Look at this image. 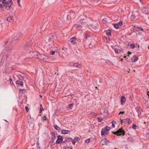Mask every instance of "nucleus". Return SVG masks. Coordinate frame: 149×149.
I'll use <instances>...</instances> for the list:
<instances>
[{
    "instance_id": "1",
    "label": "nucleus",
    "mask_w": 149,
    "mask_h": 149,
    "mask_svg": "<svg viewBox=\"0 0 149 149\" xmlns=\"http://www.w3.org/2000/svg\"><path fill=\"white\" fill-rule=\"evenodd\" d=\"M56 38V36L55 33H51L49 35L46 36L45 38V41L47 43L49 42H53Z\"/></svg>"
},
{
    "instance_id": "2",
    "label": "nucleus",
    "mask_w": 149,
    "mask_h": 149,
    "mask_svg": "<svg viewBox=\"0 0 149 149\" xmlns=\"http://www.w3.org/2000/svg\"><path fill=\"white\" fill-rule=\"evenodd\" d=\"M12 0H2V3L5 5V8L7 10L11 9V6L12 4Z\"/></svg>"
},
{
    "instance_id": "3",
    "label": "nucleus",
    "mask_w": 149,
    "mask_h": 149,
    "mask_svg": "<svg viewBox=\"0 0 149 149\" xmlns=\"http://www.w3.org/2000/svg\"><path fill=\"white\" fill-rule=\"evenodd\" d=\"M112 133L113 134H116L117 136L119 135L120 136L121 135H122L123 136H124L125 135V131L122 129H119L118 130L116 131V132H114Z\"/></svg>"
},
{
    "instance_id": "4",
    "label": "nucleus",
    "mask_w": 149,
    "mask_h": 149,
    "mask_svg": "<svg viewBox=\"0 0 149 149\" xmlns=\"http://www.w3.org/2000/svg\"><path fill=\"white\" fill-rule=\"evenodd\" d=\"M110 127H108L107 126H106L105 127L102 129L101 131V135L103 136L104 134H108V131L110 130Z\"/></svg>"
},
{
    "instance_id": "5",
    "label": "nucleus",
    "mask_w": 149,
    "mask_h": 149,
    "mask_svg": "<svg viewBox=\"0 0 149 149\" xmlns=\"http://www.w3.org/2000/svg\"><path fill=\"white\" fill-rule=\"evenodd\" d=\"M32 44L31 41L30 40L29 42L25 44L23 46V47L26 50H29L31 47Z\"/></svg>"
},
{
    "instance_id": "6",
    "label": "nucleus",
    "mask_w": 149,
    "mask_h": 149,
    "mask_svg": "<svg viewBox=\"0 0 149 149\" xmlns=\"http://www.w3.org/2000/svg\"><path fill=\"white\" fill-rule=\"evenodd\" d=\"M18 79L16 81V84L18 85V86H20L21 87H23V82H22L21 79L18 76Z\"/></svg>"
},
{
    "instance_id": "7",
    "label": "nucleus",
    "mask_w": 149,
    "mask_h": 149,
    "mask_svg": "<svg viewBox=\"0 0 149 149\" xmlns=\"http://www.w3.org/2000/svg\"><path fill=\"white\" fill-rule=\"evenodd\" d=\"M37 58H39L41 60L45 61L47 58V57L44 54H41L39 53L38 55V56Z\"/></svg>"
},
{
    "instance_id": "8",
    "label": "nucleus",
    "mask_w": 149,
    "mask_h": 149,
    "mask_svg": "<svg viewBox=\"0 0 149 149\" xmlns=\"http://www.w3.org/2000/svg\"><path fill=\"white\" fill-rule=\"evenodd\" d=\"M22 33L19 32L17 33H16L15 34L14 37L15 39L17 40L19 38H21L22 37Z\"/></svg>"
},
{
    "instance_id": "9",
    "label": "nucleus",
    "mask_w": 149,
    "mask_h": 149,
    "mask_svg": "<svg viewBox=\"0 0 149 149\" xmlns=\"http://www.w3.org/2000/svg\"><path fill=\"white\" fill-rule=\"evenodd\" d=\"M108 142L109 141L108 140H107L106 138H104L102 139L101 140L100 142V143L102 144V145H108Z\"/></svg>"
},
{
    "instance_id": "10",
    "label": "nucleus",
    "mask_w": 149,
    "mask_h": 149,
    "mask_svg": "<svg viewBox=\"0 0 149 149\" xmlns=\"http://www.w3.org/2000/svg\"><path fill=\"white\" fill-rule=\"evenodd\" d=\"M63 139V137L60 135H58L57 136V139L56 141V144H59L62 143Z\"/></svg>"
},
{
    "instance_id": "11",
    "label": "nucleus",
    "mask_w": 149,
    "mask_h": 149,
    "mask_svg": "<svg viewBox=\"0 0 149 149\" xmlns=\"http://www.w3.org/2000/svg\"><path fill=\"white\" fill-rule=\"evenodd\" d=\"M31 55L32 57L37 58L38 56V53L36 52L32 51L30 52Z\"/></svg>"
},
{
    "instance_id": "12",
    "label": "nucleus",
    "mask_w": 149,
    "mask_h": 149,
    "mask_svg": "<svg viewBox=\"0 0 149 149\" xmlns=\"http://www.w3.org/2000/svg\"><path fill=\"white\" fill-rule=\"evenodd\" d=\"M134 30L135 31L137 32L140 31H143V29L141 27L134 26Z\"/></svg>"
},
{
    "instance_id": "13",
    "label": "nucleus",
    "mask_w": 149,
    "mask_h": 149,
    "mask_svg": "<svg viewBox=\"0 0 149 149\" xmlns=\"http://www.w3.org/2000/svg\"><path fill=\"white\" fill-rule=\"evenodd\" d=\"M76 39V38L75 37H73L70 39V41L72 44L75 45V44H76L75 42V40Z\"/></svg>"
},
{
    "instance_id": "14",
    "label": "nucleus",
    "mask_w": 149,
    "mask_h": 149,
    "mask_svg": "<svg viewBox=\"0 0 149 149\" xmlns=\"http://www.w3.org/2000/svg\"><path fill=\"white\" fill-rule=\"evenodd\" d=\"M61 132L62 134H66L70 133V131L69 130H61Z\"/></svg>"
},
{
    "instance_id": "15",
    "label": "nucleus",
    "mask_w": 149,
    "mask_h": 149,
    "mask_svg": "<svg viewBox=\"0 0 149 149\" xmlns=\"http://www.w3.org/2000/svg\"><path fill=\"white\" fill-rule=\"evenodd\" d=\"M138 59V57L136 56H134L131 58L132 62H134L136 61Z\"/></svg>"
},
{
    "instance_id": "16",
    "label": "nucleus",
    "mask_w": 149,
    "mask_h": 149,
    "mask_svg": "<svg viewBox=\"0 0 149 149\" xmlns=\"http://www.w3.org/2000/svg\"><path fill=\"white\" fill-rule=\"evenodd\" d=\"M12 47L11 45H10V43L9 45L8 46H7L5 48L6 50V51H10L12 49Z\"/></svg>"
},
{
    "instance_id": "17",
    "label": "nucleus",
    "mask_w": 149,
    "mask_h": 149,
    "mask_svg": "<svg viewBox=\"0 0 149 149\" xmlns=\"http://www.w3.org/2000/svg\"><path fill=\"white\" fill-rule=\"evenodd\" d=\"M104 32H105L106 35L108 36L110 35L111 33V31L110 30L105 31Z\"/></svg>"
},
{
    "instance_id": "18",
    "label": "nucleus",
    "mask_w": 149,
    "mask_h": 149,
    "mask_svg": "<svg viewBox=\"0 0 149 149\" xmlns=\"http://www.w3.org/2000/svg\"><path fill=\"white\" fill-rule=\"evenodd\" d=\"M71 65L72 66L74 67H75L78 68H79L80 67V65L77 63H72V64Z\"/></svg>"
},
{
    "instance_id": "19",
    "label": "nucleus",
    "mask_w": 149,
    "mask_h": 149,
    "mask_svg": "<svg viewBox=\"0 0 149 149\" xmlns=\"http://www.w3.org/2000/svg\"><path fill=\"white\" fill-rule=\"evenodd\" d=\"M72 138L68 137L65 139V141H66V143H68L71 142L72 141Z\"/></svg>"
},
{
    "instance_id": "20",
    "label": "nucleus",
    "mask_w": 149,
    "mask_h": 149,
    "mask_svg": "<svg viewBox=\"0 0 149 149\" xmlns=\"http://www.w3.org/2000/svg\"><path fill=\"white\" fill-rule=\"evenodd\" d=\"M54 128L56 130H57L58 132H60L61 130V128L59 127L57 125H54Z\"/></svg>"
},
{
    "instance_id": "21",
    "label": "nucleus",
    "mask_w": 149,
    "mask_h": 149,
    "mask_svg": "<svg viewBox=\"0 0 149 149\" xmlns=\"http://www.w3.org/2000/svg\"><path fill=\"white\" fill-rule=\"evenodd\" d=\"M5 7V5L4 3H2V0H0V8Z\"/></svg>"
},
{
    "instance_id": "22",
    "label": "nucleus",
    "mask_w": 149,
    "mask_h": 149,
    "mask_svg": "<svg viewBox=\"0 0 149 149\" xmlns=\"http://www.w3.org/2000/svg\"><path fill=\"white\" fill-rule=\"evenodd\" d=\"M125 101V97L124 96H122L121 97V103H124V102Z\"/></svg>"
},
{
    "instance_id": "23",
    "label": "nucleus",
    "mask_w": 149,
    "mask_h": 149,
    "mask_svg": "<svg viewBox=\"0 0 149 149\" xmlns=\"http://www.w3.org/2000/svg\"><path fill=\"white\" fill-rule=\"evenodd\" d=\"M29 118H30V120L29 121V122L31 124L34 123L33 118H31V116L30 115L29 116Z\"/></svg>"
},
{
    "instance_id": "24",
    "label": "nucleus",
    "mask_w": 149,
    "mask_h": 149,
    "mask_svg": "<svg viewBox=\"0 0 149 149\" xmlns=\"http://www.w3.org/2000/svg\"><path fill=\"white\" fill-rule=\"evenodd\" d=\"M126 123H127L129 125L132 123V121L130 119H126Z\"/></svg>"
},
{
    "instance_id": "25",
    "label": "nucleus",
    "mask_w": 149,
    "mask_h": 149,
    "mask_svg": "<svg viewBox=\"0 0 149 149\" xmlns=\"http://www.w3.org/2000/svg\"><path fill=\"white\" fill-rule=\"evenodd\" d=\"M114 51L116 53H120L121 52V50L116 48L115 49Z\"/></svg>"
},
{
    "instance_id": "26",
    "label": "nucleus",
    "mask_w": 149,
    "mask_h": 149,
    "mask_svg": "<svg viewBox=\"0 0 149 149\" xmlns=\"http://www.w3.org/2000/svg\"><path fill=\"white\" fill-rule=\"evenodd\" d=\"M70 17H73L74 15V12L72 11H70Z\"/></svg>"
},
{
    "instance_id": "27",
    "label": "nucleus",
    "mask_w": 149,
    "mask_h": 149,
    "mask_svg": "<svg viewBox=\"0 0 149 149\" xmlns=\"http://www.w3.org/2000/svg\"><path fill=\"white\" fill-rule=\"evenodd\" d=\"M56 137V136H55V135L54 134H53V136H52V142H54V139H55Z\"/></svg>"
},
{
    "instance_id": "28",
    "label": "nucleus",
    "mask_w": 149,
    "mask_h": 149,
    "mask_svg": "<svg viewBox=\"0 0 149 149\" xmlns=\"http://www.w3.org/2000/svg\"><path fill=\"white\" fill-rule=\"evenodd\" d=\"M7 20L8 22H11L12 20V17H8L7 18Z\"/></svg>"
},
{
    "instance_id": "29",
    "label": "nucleus",
    "mask_w": 149,
    "mask_h": 149,
    "mask_svg": "<svg viewBox=\"0 0 149 149\" xmlns=\"http://www.w3.org/2000/svg\"><path fill=\"white\" fill-rule=\"evenodd\" d=\"M113 26L116 29H118L119 28V26L117 24H113Z\"/></svg>"
},
{
    "instance_id": "30",
    "label": "nucleus",
    "mask_w": 149,
    "mask_h": 149,
    "mask_svg": "<svg viewBox=\"0 0 149 149\" xmlns=\"http://www.w3.org/2000/svg\"><path fill=\"white\" fill-rule=\"evenodd\" d=\"M136 18V16L134 15H132L131 17V19L132 21H133Z\"/></svg>"
},
{
    "instance_id": "31",
    "label": "nucleus",
    "mask_w": 149,
    "mask_h": 149,
    "mask_svg": "<svg viewBox=\"0 0 149 149\" xmlns=\"http://www.w3.org/2000/svg\"><path fill=\"white\" fill-rule=\"evenodd\" d=\"M102 21L103 23L104 24H106L107 22V19L106 18H104L103 19Z\"/></svg>"
},
{
    "instance_id": "32",
    "label": "nucleus",
    "mask_w": 149,
    "mask_h": 149,
    "mask_svg": "<svg viewBox=\"0 0 149 149\" xmlns=\"http://www.w3.org/2000/svg\"><path fill=\"white\" fill-rule=\"evenodd\" d=\"M19 91L20 92L22 93H24L25 92V90L24 89H20L19 90Z\"/></svg>"
},
{
    "instance_id": "33",
    "label": "nucleus",
    "mask_w": 149,
    "mask_h": 149,
    "mask_svg": "<svg viewBox=\"0 0 149 149\" xmlns=\"http://www.w3.org/2000/svg\"><path fill=\"white\" fill-rule=\"evenodd\" d=\"M90 37V36L89 34H86L85 36V39L86 40L88 38Z\"/></svg>"
},
{
    "instance_id": "34",
    "label": "nucleus",
    "mask_w": 149,
    "mask_h": 149,
    "mask_svg": "<svg viewBox=\"0 0 149 149\" xmlns=\"http://www.w3.org/2000/svg\"><path fill=\"white\" fill-rule=\"evenodd\" d=\"M48 24V22H46L44 23V26H45V25H46V28H48L50 26L49 25H48V24Z\"/></svg>"
},
{
    "instance_id": "35",
    "label": "nucleus",
    "mask_w": 149,
    "mask_h": 149,
    "mask_svg": "<svg viewBox=\"0 0 149 149\" xmlns=\"http://www.w3.org/2000/svg\"><path fill=\"white\" fill-rule=\"evenodd\" d=\"M74 104L73 103H71L68 105V107L70 109H72V107L73 106Z\"/></svg>"
},
{
    "instance_id": "36",
    "label": "nucleus",
    "mask_w": 149,
    "mask_h": 149,
    "mask_svg": "<svg viewBox=\"0 0 149 149\" xmlns=\"http://www.w3.org/2000/svg\"><path fill=\"white\" fill-rule=\"evenodd\" d=\"M126 119H123V120H121V123H126Z\"/></svg>"
},
{
    "instance_id": "37",
    "label": "nucleus",
    "mask_w": 149,
    "mask_h": 149,
    "mask_svg": "<svg viewBox=\"0 0 149 149\" xmlns=\"http://www.w3.org/2000/svg\"><path fill=\"white\" fill-rule=\"evenodd\" d=\"M130 47L132 49H134L135 47V45L134 44H132L130 45Z\"/></svg>"
},
{
    "instance_id": "38",
    "label": "nucleus",
    "mask_w": 149,
    "mask_h": 149,
    "mask_svg": "<svg viewBox=\"0 0 149 149\" xmlns=\"http://www.w3.org/2000/svg\"><path fill=\"white\" fill-rule=\"evenodd\" d=\"M136 126L135 125H134V124H133L132 125V128L133 129H136Z\"/></svg>"
},
{
    "instance_id": "39",
    "label": "nucleus",
    "mask_w": 149,
    "mask_h": 149,
    "mask_svg": "<svg viewBox=\"0 0 149 149\" xmlns=\"http://www.w3.org/2000/svg\"><path fill=\"white\" fill-rule=\"evenodd\" d=\"M90 140L89 139H88L85 141V142L86 143H88L90 142Z\"/></svg>"
},
{
    "instance_id": "40",
    "label": "nucleus",
    "mask_w": 149,
    "mask_h": 149,
    "mask_svg": "<svg viewBox=\"0 0 149 149\" xmlns=\"http://www.w3.org/2000/svg\"><path fill=\"white\" fill-rule=\"evenodd\" d=\"M18 75L21 78H22L23 79H24V77L22 76L21 74H18Z\"/></svg>"
},
{
    "instance_id": "41",
    "label": "nucleus",
    "mask_w": 149,
    "mask_h": 149,
    "mask_svg": "<svg viewBox=\"0 0 149 149\" xmlns=\"http://www.w3.org/2000/svg\"><path fill=\"white\" fill-rule=\"evenodd\" d=\"M80 139L78 137H75L74 138V140L75 141H78Z\"/></svg>"
},
{
    "instance_id": "42",
    "label": "nucleus",
    "mask_w": 149,
    "mask_h": 149,
    "mask_svg": "<svg viewBox=\"0 0 149 149\" xmlns=\"http://www.w3.org/2000/svg\"><path fill=\"white\" fill-rule=\"evenodd\" d=\"M102 118H98V121L100 122H102Z\"/></svg>"
},
{
    "instance_id": "43",
    "label": "nucleus",
    "mask_w": 149,
    "mask_h": 149,
    "mask_svg": "<svg viewBox=\"0 0 149 149\" xmlns=\"http://www.w3.org/2000/svg\"><path fill=\"white\" fill-rule=\"evenodd\" d=\"M72 147H66L65 148V149H72Z\"/></svg>"
},
{
    "instance_id": "44",
    "label": "nucleus",
    "mask_w": 149,
    "mask_h": 149,
    "mask_svg": "<svg viewBox=\"0 0 149 149\" xmlns=\"http://www.w3.org/2000/svg\"><path fill=\"white\" fill-rule=\"evenodd\" d=\"M55 53V51H51V54L52 55H53Z\"/></svg>"
},
{
    "instance_id": "45",
    "label": "nucleus",
    "mask_w": 149,
    "mask_h": 149,
    "mask_svg": "<svg viewBox=\"0 0 149 149\" xmlns=\"http://www.w3.org/2000/svg\"><path fill=\"white\" fill-rule=\"evenodd\" d=\"M25 109L26 112H28L29 110V108L27 107H25Z\"/></svg>"
},
{
    "instance_id": "46",
    "label": "nucleus",
    "mask_w": 149,
    "mask_h": 149,
    "mask_svg": "<svg viewBox=\"0 0 149 149\" xmlns=\"http://www.w3.org/2000/svg\"><path fill=\"white\" fill-rule=\"evenodd\" d=\"M119 25L120 26H121L123 24V22L122 21H120L118 22Z\"/></svg>"
},
{
    "instance_id": "47",
    "label": "nucleus",
    "mask_w": 149,
    "mask_h": 149,
    "mask_svg": "<svg viewBox=\"0 0 149 149\" xmlns=\"http://www.w3.org/2000/svg\"><path fill=\"white\" fill-rule=\"evenodd\" d=\"M111 123H112V127L113 128L115 127V125H114V124L113 123V121L111 122Z\"/></svg>"
},
{
    "instance_id": "48",
    "label": "nucleus",
    "mask_w": 149,
    "mask_h": 149,
    "mask_svg": "<svg viewBox=\"0 0 149 149\" xmlns=\"http://www.w3.org/2000/svg\"><path fill=\"white\" fill-rule=\"evenodd\" d=\"M83 43V44L85 45L86 44V40H84H84Z\"/></svg>"
},
{
    "instance_id": "49",
    "label": "nucleus",
    "mask_w": 149,
    "mask_h": 149,
    "mask_svg": "<svg viewBox=\"0 0 149 149\" xmlns=\"http://www.w3.org/2000/svg\"><path fill=\"white\" fill-rule=\"evenodd\" d=\"M80 21L83 22H85V20L84 19H80Z\"/></svg>"
},
{
    "instance_id": "50",
    "label": "nucleus",
    "mask_w": 149,
    "mask_h": 149,
    "mask_svg": "<svg viewBox=\"0 0 149 149\" xmlns=\"http://www.w3.org/2000/svg\"><path fill=\"white\" fill-rule=\"evenodd\" d=\"M125 112L124 111H120V113H119V114H124V113Z\"/></svg>"
},
{
    "instance_id": "51",
    "label": "nucleus",
    "mask_w": 149,
    "mask_h": 149,
    "mask_svg": "<svg viewBox=\"0 0 149 149\" xmlns=\"http://www.w3.org/2000/svg\"><path fill=\"white\" fill-rule=\"evenodd\" d=\"M71 141H72V143L74 145L75 144V143L76 142L75 141H74L72 140Z\"/></svg>"
},
{
    "instance_id": "52",
    "label": "nucleus",
    "mask_w": 149,
    "mask_h": 149,
    "mask_svg": "<svg viewBox=\"0 0 149 149\" xmlns=\"http://www.w3.org/2000/svg\"><path fill=\"white\" fill-rule=\"evenodd\" d=\"M77 26L78 27H82V26L80 24H79L77 25Z\"/></svg>"
},
{
    "instance_id": "53",
    "label": "nucleus",
    "mask_w": 149,
    "mask_h": 149,
    "mask_svg": "<svg viewBox=\"0 0 149 149\" xmlns=\"http://www.w3.org/2000/svg\"><path fill=\"white\" fill-rule=\"evenodd\" d=\"M47 119V118L46 116H45L43 118V119L44 120H45Z\"/></svg>"
},
{
    "instance_id": "54",
    "label": "nucleus",
    "mask_w": 149,
    "mask_h": 149,
    "mask_svg": "<svg viewBox=\"0 0 149 149\" xmlns=\"http://www.w3.org/2000/svg\"><path fill=\"white\" fill-rule=\"evenodd\" d=\"M131 54V52L130 51H128V53H127V54H128L129 55V54Z\"/></svg>"
},
{
    "instance_id": "55",
    "label": "nucleus",
    "mask_w": 149,
    "mask_h": 149,
    "mask_svg": "<svg viewBox=\"0 0 149 149\" xmlns=\"http://www.w3.org/2000/svg\"><path fill=\"white\" fill-rule=\"evenodd\" d=\"M9 80L10 81V83H11V81H12V79L11 78H10Z\"/></svg>"
},
{
    "instance_id": "56",
    "label": "nucleus",
    "mask_w": 149,
    "mask_h": 149,
    "mask_svg": "<svg viewBox=\"0 0 149 149\" xmlns=\"http://www.w3.org/2000/svg\"><path fill=\"white\" fill-rule=\"evenodd\" d=\"M20 0H17V2L18 3H20Z\"/></svg>"
},
{
    "instance_id": "57",
    "label": "nucleus",
    "mask_w": 149,
    "mask_h": 149,
    "mask_svg": "<svg viewBox=\"0 0 149 149\" xmlns=\"http://www.w3.org/2000/svg\"><path fill=\"white\" fill-rule=\"evenodd\" d=\"M42 110H43V109L40 107V112H41Z\"/></svg>"
},
{
    "instance_id": "58",
    "label": "nucleus",
    "mask_w": 149,
    "mask_h": 149,
    "mask_svg": "<svg viewBox=\"0 0 149 149\" xmlns=\"http://www.w3.org/2000/svg\"><path fill=\"white\" fill-rule=\"evenodd\" d=\"M63 143H66V141H65V140L64 141H63L62 142Z\"/></svg>"
},
{
    "instance_id": "59",
    "label": "nucleus",
    "mask_w": 149,
    "mask_h": 149,
    "mask_svg": "<svg viewBox=\"0 0 149 149\" xmlns=\"http://www.w3.org/2000/svg\"><path fill=\"white\" fill-rule=\"evenodd\" d=\"M147 93H148V96H149V91L148 92H147Z\"/></svg>"
},
{
    "instance_id": "60",
    "label": "nucleus",
    "mask_w": 149,
    "mask_h": 149,
    "mask_svg": "<svg viewBox=\"0 0 149 149\" xmlns=\"http://www.w3.org/2000/svg\"><path fill=\"white\" fill-rule=\"evenodd\" d=\"M130 71V69H129L127 71L128 72H129V71Z\"/></svg>"
},
{
    "instance_id": "61",
    "label": "nucleus",
    "mask_w": 149,
    "mask_h": 149,
    "mask_svg": "<svg viewBox=\"0 0 149 149\" xmlns=\"http://www.w3.org/2000/svg\"><path fill=\"white\" fill-rule=\"evenodd\" d=\"M18 4L20 6H21L20 4V3H18Z\"/></svg>"
},
{
    "instance_id": "62",
    "label": "nucleus",
    "mask_w": 149,
    "mask_h": 149,
    "mask_svg": "<svg viewBox=\"0 0 149 149\" xmlns=\"http://www.w3.org/2000/svg\"><path fill=\"white\" fill-rule=\"evenodd\" d=\"M18 4L20 6H21L20 4V3H18Z\"/></svg>"
},
{
    "instance_id": "63",
    "label": "nucleus",
    "mask_w": 149,
    "mask_h": 149,
    "mask_svg": "<svg viewBox=\"0 0 149 149\" xmlns=\"http://www.w3.org/2000/svg\"><path fill=\"white\" fill-rule=\"evenodd\" d=\"M126 56H124V58H126Z\"/></svg>"
},
{
    "instance_id": "64",
    "label": "nucleus",
    "mask_w": 149,
    "mask_h": 149,
    "mask_svg": "<svg viewBox=\"0 0 149 149\" xmlns=\"http://www.w3.org/2000/svg\"><path fill=\"white\" fill-rule=\"evenodd\" d=\"M123 59H122V58H121V59H120V61H123Z\"/></svg>"
}]
</instances>
